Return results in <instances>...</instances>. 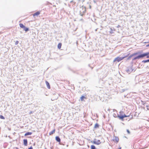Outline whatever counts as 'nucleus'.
<instances>
[{
  "mask_svg": "<svg viewBox=\"0 0 149 149\" xmlns=\"http://www.w3.org/2000/svg\"><path fill=\"white\" fill-rule=\"evenodd\" d=\"M139 143H135L133 146V148L134 149H143L145 147L142 146L141 144L143 142V141L140 140Z\"/></svg>",
  "mask_w": 149,
  "mask_h": 149,
  "instance_id": "nucleus-1",
  "label": "nucleus"
},
{
  "mask_svg": "<svg viewBox=\"0 0 149 149\" xmlns=\"http://www.w3.org/2000/svg\"><path fill=\"white\" fill-rule=\"evenodd\" d=\"M86 11V7L82 6L80 7L79 9V13L82 16L85 14Z\"/></svg>",
  "mask_w": 149,
  "mask_h": 149,
  "instance_id": "nucleus-2",
  "label": "nucleus"
},
{
  "mask_svg": "<svg viewBox=\"0 0 149 149\" xmlns=\"http://www.w3.org/2000/svg\"><path fill=\"white\" fill-rule=\"evenodd\" d=\"M120 114L119 115H118L117 116V117L119 118V119H121L122 120H123V118L126 117H129L130 116V115L127 116L125 115L124 114V113L123 111H120Z\"/></svg>",
  "mask_w": 149,
  "mask_h": 149,
  "instance_id": "nucleus-3",
  "label": "nucleus"
},
{
  "mask_svg": "<svg viewBox=\"0 0 149 149\" xmlns=\"http://www.w3.org/2000/svg\"><path fill=\"white\" fill-rule=\"evenodd\" d=\"M149 54V52H146L144 53L143 54L139 55L138 56L135 57L134 58V60H136V59H139L141 58H142L145 56H147Z\"/></svg>",
  "mask_w": 149,
  "mask_h": 149,
  "instance_id": "nucleus-4",
  "label": "nucleus"
},
{
  "mask_svg": "<svg viewBox=\"0 0 149 149\" xmlns=\"http://www.w3.org/2000/svg\"><path fill=\"white\" fill-rule=\"evenodd\" d=\"M91 142L97 145H99L101 143V142L100 140H97L96 139H94L93 141H91Z\"/></svg>",
  "mask_w": 149,
  "mask_h": 149,
  "instance_id": "nucleus-5",
  "label": "nucleus"
},
{
  "mask_svg": "<svg viewBox=\"0 0 149 149\" xmlns=\"http://www.w3.org/2000/svg\"><path fill=\"white\" fill-rule=\"evenodd\" d=\"M126 57H127V56L123 57H118L114 60L113 62H115L116 61H117L119 62L123 59L125 58Z\"/></svg>",
  "mask_w": 149,
  "mask_h": 149,
  "instance_id": "nucleus-6",
  "label": "nucleus"
},
{
  "mask_svg": "<svg viewBox=\"0 0 149 149\" xmlns=\"http://www.w3.org/2000/svg\"><path fill=\"white\" fill-rule=\"evenodd\" d=\"M19 25L21 28L24 29V30L25 31H29V29L25 27L23 24L20 23L19 24Z\"/></svg>",
  "mask_w": 149,
  "mask_h": 149,
  "instance_id": "nucleus-7",
  "label": "nucleus"
},
{
  "mask_svg": "<svg viewBox=\"0 0 149 149\" xmlns=\"http://www.w3.org/2000/svg\"><path fill=\"white\" fill-rule=\"evenodd\" d=\"M113 140V142L116 143H117L119 141V139L118 137L115 136Z\"/></svg>",
  "mask_w": 149,
  "mask_h": 149,
  "instance_id": "nucleus-8",
  "label": "nucleus"
},
{
  "mask_svg": "<svg viewBox=\"0 0 149 149\" xmlns=\"http://www.w3.org/2000/svg\"><path fill=\"white\" fill-rule=\"evenodd\" d=\"M40 14V11H37L36 12V13L33 14V16L34 17L36 16H38Z\"/></svg>",
  "mask_w": 149,
  "mask_h": 149,
  "instance_id": "nucleus-9",
  "label": "nucleus"
},
{
  "mask_svg": "<svg viewBox=\"0 0 149 149\" xmlns=\"http://www.w3.org/2000/svg\"><path fill=\"white\" fill-rule=\"evenodd\" d=\"M45 83H46V85L47 86V88L49 89H50V85H49V83L47 81H45Z\"/></svg>",
  "mask_w": 149,
  "mask_h": 149,
  "instance_id": "nucleus-10",
  "label": "nucleus"
},
{
  "mask_svg": "<svg viewBox=\"0 0 149 149\" xmlns=\"http://www.w3.org/2000/svg\"><path fill=\"white\" fill-rule=\"evenodd\" d=\"M24 144L25 146H27V140L26 139H24L23 140Z\"/></svg>",
  "mask_w": 149,
  "mask_h": 149,
  "instance_id": "nucleus-11",
  "label": "nucleus"
},
{
  "mask_svg": "<svg viewBox=\"0 0 149 149\" xmlns=\"http://www.w3.org/2000/svg\"><path fill=\"white\" fill-rule=\"evenodd\" d=\"M55 131H56V130H55V129H54L52 131H51V132H50L49 133V135H51L53 134H54L55 132Z\"/></svg>",
  "mask_w": 149,
  "mask_h": 149,
  "instance_id": "nucleus-12",
  "label": "nucleus"
},
{
  "mask_svg": "<svg viewBox=\"0 0 149 149\" xmlns=\"http://www.w3.org/2000/svg\"><path fill=\"white\" fill-rule=\"evenodd\" d=\"M56 140L58 142H61V139L58 136H56L55 137Z\"/></svg>",
  "mask_w": 149,
  "mask_h": 149,
  "instance_id": "nucleus-13",
  "label": "nucleus"
},
{
  "mask_svg": "<svg viewBox=\"0 0 149 149\" xmlns=\"http://www.w3.org/2000/svg\"><path fill=\"white\" fill-rule=\"evenodd\" d=\"M32 134V132H27L25 134L24 136H26L27 135H31Z\"/></svg>",
  "mask_w": 149,
  "mask_h": 149,
  "instance_id": "nucleus-14",
  "label": "nucleus"
},
{
  "mask_svg": "<svg viewBox=\"0 0 149 149\" xmlns=\"http://www.w3.org/2000/svg\"><path fill=\"white\" fill-rule=\"evenodd\" d=\"M62 46V44L61 43H59L58 44V48L59 49H60L61 48Z\"/></svg>",
  "mask_w": 149,
  "mask_h": 149,
  "instance_id": "nucleus-15",
  "label": "nucleus"
},
{
  "mask_svg": "<svg viewBox=\"0 0 149 149\" xmlns=\"http://www.w3.org/2000/svg\"><path fill=\"white\" fill-rule=\"evenodd\" d=\"M99 127V125L97 123H96L94 126V128H98Z\"/></svg>",
  "mask_w": 149,
  "mask_h": 149,
  "instance_id": "nucleus-16",
  "label": "nucleus"
},
{
  "mask_svg": "<svg viewBox=\"0 0 149 149\" xmlns=\"http://www.w3.org/2000/svg\"><path fill=\"white\" fill-rule=\"evenodd\" d=\"M86 97L84 96H81L80 97V99L81 101H83V100H84V99H86Z\"/></svg>",
  "mask_w": 149,
  "mask_h": 149,
  "instance_id": "nucleus-17",
  "label": "nucleus"
},
{
  "mask_svg": "<svg viewBox=\"0 0 149 149\" xmlns=\"http://www.w3.org/2000/svg\"><path fill=\"white\" fill-rule=\"evenodd\" d=\"M142 62H143L144 63H146V62H149V59L147 60H143V61H142Z\"/></svg>",
  "mask_w": 149,
  "mask_h": 149,
  "instance_id": "nucleus-18",
  "label": "nucleus"
},
{
  "mask_svg": "<svg viewBox=\"0 0 149 149\" xmlns=\"http://www.w3.org/2000/svg\"><path fill=\"white\" fill-rule=\"evenodd\" d=\"M0 118L1 119H4L5 118L2 115H0Z\"/></svg>",
  "mask_w": 149,
  "mask_h": 149,
  "instance_id": "nucleus-19",
  "label": "nucleus"
},
{
  "mask_svg": "<svg viewBox=\"0 0 149 149\" xmlns=\"http://www.w3.org/2000/svg\"><path fill=\"white\" fill-rule=\"evenodd\" d=\"M138 54V53H134L133 54H132V56H135V55H136L137 54Z\"/></svg>",
  "mask_w": 149,
  "mask_h": 149,
  "instance_id": "nucleus-20",
  "label": "nucleus"
},
{
  "mask_svg": "<svg viewBox=\"0 0 149 149\" xmlns=\"http://www.w3.org/2000/svg\"><path fill=\"white\" fill-rule=\"evenodd\" d=\"M19 43V41H16L15 42V44L16 45H17Z\"/></svg>",
  "mask_w": 149,
  "mask_h": 149,
  "instance_id": "nucleus-21",
  "label": "nucleus"
},
{
  "mask_svg": "<svg viewBox=\"0 0 149 149\" xmlns=\"http://www.w3.org/2000/svg\"><path fill=\"white\" fill-rule=\"evenodd\" d=\"M127 131L128 134H130V131L129 130H127Z\"/></svg>",
  "mask_w": 149,
  "mask_h": 149,
  "instance_id": "nucleus-22",
  "label": "nucleus"
},
{
  "mask_svg": "<svg viewBox=\"0 0 149 149\" xmlns=\"http://www.w3.org/2000/svg\"><path fill=\"white\" fill-rule=\"evenodd\" d=\"M28 149H33V148L32 146H31Z\"/></svg>",
  "mask_w": 149,
  "mask_h": 149,
  "instance_id": "nucleus-23",
  "label": "nucleus"
},
{
  "mask_svg": "<svg viewBox=\"0 0 149 149\" xmlns=\"http://www.w3.org/2000/svg\"><path fill=\"white\" fill-rule=\"evenodd\" d=\"M147 58H149V55L148 56V55L147 56Z\"/></svg>",
  "mask_w": 149,
  "mask_h": 149,
  "instance_id": "nucleus-24",
  "label": "nucleus"
},
{
  "mask_svg": "<svg viewBox=\"0 0 149 149\" xmlns=\"http://www.w3.org/2000/svg\"><path fill=\"white\" fill-rule=\"evenodd\" d=\"M146 47H148V46H149V44L148 45H146Z\"/></svg>",
  "mask_w": 149,
  "mask_h": 149,
  "instance_id": "nucleus-25",
  "label": "nucleus"
},
{
  "mask_svg": "<svg viewBox=\"0 0 149 149\" xmlns=\"http://www.w3.org/2000/svg\"><path fill=\"white\" fill-rule=\"evenodd\" d=\"M121 147L119 148L118 149H121Z\"/></svg>",
  "mask_w": 149,
  "mask_h": 149,
  "instance_id": "nucleus-26",
  "label": "nucleus"
},
{
  "mask_svg": "<svg viewBox=\"0 0 149 149\" xmlns=\"http://www.w3.org/2000/svg\"><path fill=\"white\" fill-rule=\"evenodd\" d=\"M47 149V148H45V149Z\"/></svg>",
  "mask_w": 149,
  "mask_h": 149,
  "instance_id": "nucleus-27",
  "label": "nucleus"
}]
</instances>
